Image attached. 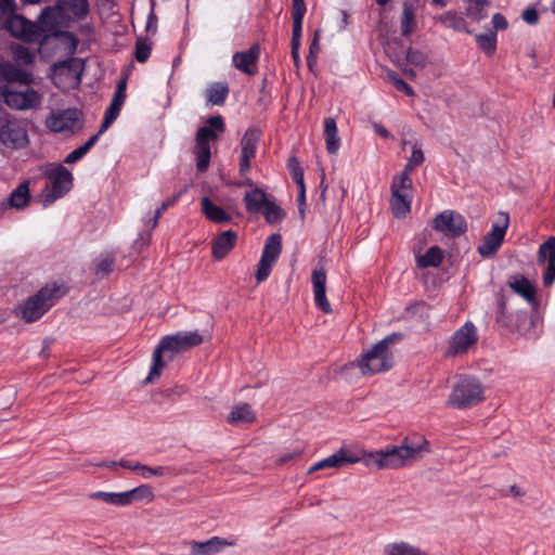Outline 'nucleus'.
I'll use <instances>...</instances> for the list:
<instances>
[{
	"mask_svg": "<svg viewBox=\"0 0 555 555\" xmlns=\"http://www.w3.org/2000/svg\"><path fill=\"white\" fill-rule=\"evenodd\" d=\"M237 233L227 230L218 234L211 242V254L216 260L223 259L236 245Z\"/></svg>",
	"mask_w": 555,
	"mask_h": 555,
	"instance_id": "nucleus-23",
	"label": "nucleus"
},
{
	"mask_svg": "<svg viewBox=\"0 0 555 555\" xmlns=\"http://www.w3.org/2000/svg\"><path fill=\"white\" fill-rule=\"evenodd\" d=\"M108 504L116 506L129 505L127 491L125 492H108Z\"/></svg>",
	"mask_w": 555,
	"mask_h": 555,
	"instance_id": "nucleus-53",
	"label": "nucleus"
},
{
	"mask_svg": "<svg viewBox=\"0 0 555 555\" xmlns=\"http://www.w3.org/2000/svg\"><path fill=\"white\" fill-rule=\"evenodd\" d=\"M260 57V46L254 43L246 51L235 52L232 61L235 68L242 73L254 76L257 73V63Z\"/></svg>",
	"mask_w": 555,
	"mask_h": 555,
	"instance_id": "nucleus-19",
	"label": "nucleus"
},
{
	"mask_svg": "<svg viewBox=\"0 0 555 555\" xmlns=\"http://www.w3.org/2000/svg\"><path fill=\"white\" fill-rule=\"evenodd\" d=\"M126 87H127V81H126V78H124L118 82L117 88L114 92L113 99L111 101V104L105 111L104 118H103L102 124L99 129V133L105 132L108 129V127L118 117V115L121 111V107L125 103V100H126Z\"/></svg>",
	"mask_w": 555,
	"mask_h": 555,
	"instance_id": "nucleus-18",
	"label": "nucleus"
},
{
	"mask_svg": "<svg viewBox=\"0 0 555 555\" xmlns=\"http://www.w3.org/2000/svg\"><path fill=\"white\" fill-rule=\"evenodd\" d=\"M391 193H398L400 189L412 190V181L410 177H406V173H400L399 176L393 177L391 182Z\"/></svg>",
	"mask_w": 555,
	"mask_h": 555,
	"instance_id": "nucleus-47",
	"label": "nucleus"
},
{
	"mask_svg": "<svg viewBox=\"0 0 555 555\" xmlns=\"http://www.w3.org/2000/svg\"><path fill=\"white\" fill-rule=\"evenodd\" d=\"M401 338V334L392 333L374 345L357 361V366L363 375H374L390 370L393 364V354L390 344Z\"/></svg>",
	"mask_w": 555,
	"mask_h": 555,
	"instance_id": "nucleus-4",
	"label": "nucleus"
},
{
	"mask_svg": "<svg viewBox=\"0 0 555 555\" xmlns=\"http://www.w3.org/2000/svg\"><path fill=\"white\" fill-rule=\"evenodd\" d=\"M47 126L53 132L74 134L81 130L83 116L78 108L59 109L47 119Z\"/></svg>",
	"mask_w": 555,
	"mask_h": 555,
	"instance_id": "nucleus-9",
	"label": "nucleus"
},
{
	"mask_svg": "<svg viewBox=\"0 0 555 555\" xmlns=\"http://www.w3.org/2000/svg\"><path fill=\"white\" fill-rule=\"evenodd\" d=\"M319 40L320 33L317 30L309 47V55L307 57V63L309 67H311L317 62V55L320 51Z\"/></svg>",
	"mask_w": 555,
	"mask_h": 555,
	"instance_id": "nucleus-50",
	"label": "nucleus"
},
{
	"mask_svg": "<svg viewBox=\"0 0 555 555\" xmlns=\"http://www.w3.org/2000/svg\"><path fill=\"white\" fill-rule=\"evenodd\" d=\"M467 2V15L475 21H481L487 17L486 8L490 4L488 0H465Z\"/></svg>",
	"mask_w": 555,
	"mask_h": 555,
	"instance_id": "nucleus-40",
	"label": "nucleus"
},
{
	"mask_svg": "<svg viewBox=\"0 0 555 555\" xmlns=\"http://www.w3.org/2000/svg\"><path fill=\"white\" fill-rule=\"evenodd\" d=\"M477 43L480 50L488 54H492L496 48V34H481L477 36Z\"/></svg>",
	"mask_w": 555,
	"mask_h": 555,
	"instance_id": "nucleus-43",
	"label": "nucleus"
},
{
	"mask_svg": "<svg viewBox=\"0 0 555 555\" xmlns=\"http://www.w3.org/2000/svg\"><path fill=\"white\" fill-rule=\"evenodd\" d=\"M66 295L63 285L52 284L40 288L35 295L16 308V315L27 323L39 320L55 302Z\"/></svg>",
	"mask_w": 555,
	"mask_h": 555,
	"instance_id": "nucleus-3",
	"label": "nucleus"
},
{
	"mask_svg": "<svg viewBox=\"0 0 555 555\" xmlns=\"http://www.w3.org/2000/svg\"><path fill=\"white\" fill-rule=\"evenodd\" d=\"M14 61L18 64L30 65L35 62V54L24 46H16L13 49Z\"/></svg>",
	"mask_w": 555,
	"mask_h": 555,
	"instance_id": "nucleus-44",
	"label": "nucleus"
},
{
	"mask_svg": "<svg viewBox=\"0 0 555 555\" xmlns=\"http://www.w3.org/2000/svg\"><path fill=\"white\" fill-rule=\"evenodd\" d=\"M274 263L275 262L272 260L260 257V260L257 264V271H256V280L258 283H261L269 278Z\"/></svg>",
	"mask_w": 555,
	"mask_h": 555,
	"instance_id": "nucleus-45",
	"label": "nucleus"
},
{
	"mask_svg": "<svg viewBox=\"0 0 555 555\" xmlns=\"http://www.w3.org/2000/svg\"><path fill=\"white\" fill-rule=\"evenodd\" d=\"M287 169L294 182H300L304 177V169L301 168L297 157L292 156L287 162Z\"/></svg>",
	"mask_w": 555,
	"mask_h": 555,
	"instance_id": "nucleus-49",
	"label": "nucleus"
},
{
	"mask_svg": "<svg viewBox=\"0 0 555 555\" xmlns=\"http://www.w3.org/2000/svg\"><path fill=\"white\" fill-rule=\"evenodd\" d=\"M139 472L144 478H150L151 476H165L169 474L171 469L166 466L151 467L147 465L140 464Z\"/></svg>",
	"mask_w": 555,
	"mask_h": 555,
	"instance_id": "nucleus-48",
	"label": "nucleus"
},
{
	"mask_svg": "<svg viewBox=\"0 0 555 555\" xmlns=\"http://www.w3.org/2000/svg\"><path fill=\"white\" fill-rule=\"evenodd\" d=\"M129 505L133 502L145 501L152 502L154 499V493L152 487L149 485H140L129 491H127Z\"/></svg>",
	"mask_w": 555,
	"mask_h": 555,
	"instance_id": "nucleus-39",
	"label": "nucleus"
},
{
	"mask_svg": "<svg viewBox=\"0 0 555 555\" xmlns=\"http://www.w3.org/2000/svg\"><path fill=\"white\" fill-rule=\"evenodd\" d=\"M443 260V251L439 246H431L424 255L417 257V267L425 269L429 267H438Z\"/></svg>",
	"mask_w": 555,
	"mask_h": 555,
	"instance_id": "nucleus-35",
	"label": "nucleus"
},
{
	"mask_svg": "<svg viewBox=\"0 0 555 555\" xmlns=\"http://www.w3.org/2000/svg\"><path fill=\"white\" fill-rule=\"evenodd\" d=\"M430 452L429 441L420 434H411L400 446H388L385 449L365 454L366 466L375 465L377 469H393L403 467L410 461H417Z\"/></svg>",
	"mask_w": 555,
	"mask_h": 555,
	"instance_id": "nucleus-1",
	"label": "nucleus"
},
{
	"mask_svg": "<svg viewBox=\"0 0 555 555\" xmlns=\"http://www.w3.org/2000/svg\"><path fill=\"white\" fill-rule=\"evenodd\" d=\"M304 18H293L292 43L300 44Z\"/></svg>",
	"mask_w": 555,
	"mask_h": 555,
	"instance_id": "nucleus-55",
	"label": "nucleus"
},
{
	"mask_svg": "<svg viewBox=\"0 0 555 555\" xmlns=\"http://www.w3.org/2000/svg\"><path fill=\"white\" fill-rule=\"evenodd\" d=\"M114 267V260L112 258L105 257L101 260H99L96 268H95V274L98 276H105L109 274Z\"/></svg>",
	"mask_w": 555,
	"mask_h": 555,
	"instance_id": "nucleus-51",
	"label": "nucleus"
},
{
	"mask_svg": "<svg viewBox=\"0 0 555 555\" xmlns=\"http://www.w3.org/2000/svg\"><path fill=\"white\" fill-rule=\"evenodd\" d=\"M268 201L267 193L257 186L247 191L243 198L245 208L250 214H259Z\"/></svg>",
	"mask_w": 555,
	"mask_h": 555,
	"instance_id": "nucleus-26",
	"label": "nucleus"
},
{
	"mask_svg": "<svg viewBox=\"0 0 555 555\" xmlns=\"http://www.w3.org/2000/svg\"><path fill=\"white\" fill-rule=\"evenodd\" d=\"M392 82L399 91L405 93L406 95L414 94L413 88L401 77H398V76L392 77Z\"/></svg>",
	"mask_w": 555,
	"mask_h": 555,
	"instance_id": "nucleus-57",
	"label": "nucleus"
},
{
	"mask_svg": "<svg viewBox=\"0 0 555 555\" xmlns=\"http://www.w3.org/2000/svg\"><path fill=\"white\" fill-rule=\"evenodd\" d=\"M29 198V183L25 181L12 191L9 196V205L14 208H23L28 204Z\"/></svg>",
	"mask_w": 555,
	"mask_h": 555,
	"instance_id": "nucleus-36",
	"label": "nucleus"
},
{
	"mask_svg": "<svg viewBox=\"0 0 555 555\" xmlns=\"http://www.w3.org/2000/svg\"><path fill=\"white\" fill-rule=\"evenodd\" d=\"M424 159H425V157H424V153H423L422 149L414 145L409 160L412 164L420 166L421 164H423Z\"/></svg>",
	"mask_w": 555,
	"mask_h": 555,
	"instance_id": "nucleus-60",
	"label": "nucleus"
},
{
	"mask_svg": "<svg viewBox=\"0 0 555 555\" xmlns=\"http://www.w3.org/2000/svg\"><path fill=\"white\" fill-rule=\"evenodd\" d=\"M433 228L449 237H457L467 231V222L460 212L444 210L435 217Z\"/></svg>",
	"mask_w": 555,
	"mask_h": 555,
	"instance_id": "nucleus-13",
	"label": "nucleus"
},
{
	"mask_svg": "<svg viewBox=\"0 0 555 555\" xmlns=\"http://www.w3.org/2000/svg\"><path fill=\"white\" fill-rule=\"evenodd\" d=\"M324 140L326 151L330 154H336L340 147V139L338 137L336 120L333 117H327L324 120Z\"/></svg>",
	"mask_w": 555,
	"mask_h": 555,
	"instance_id": "nucleus-27",
	"label": "nucleus"
},
{
	"mask_svg": "<svg viewBox=\"0 0 555 555\" xmlns=\"http://www.w3.org/2000/svg\"><path fill=\"white\" fill-rule=\"evenodd\" d=\"M82 69V63L80 60L75 57H69L64 61L56 62L51 66L52 80L57 87L63 81V78L73 80L76 85H78L81 81Z\"/></svg>",
	"mask_w": 555,
	"mask_h": 555,
	"instance_id": "nucleus-15",
	"label": "nucleus"
},
{
	"mask_svg": "<svg viewBox=\"0 0 555 555\" xmlns=\"http://www.w3.org/2000/svg\"><path fill=\"white\" fill-rule=\"evenodd\" d=\"M0 95L8 106L20 111L36 107L40 103V95L33 88L15 91L9 87H0Z\"/></svg>",
	"mask_w": 555,
	"mask_h": 555,
	"instance_id": "nucleus-14",
	"label": "nucleus"
},
{
	"mask_svg": "<svg viewBox=\"0 0 555 555\" xmlns=\"http://www.w3.org/2000/svg\"><path fill=\"white\" fill-rule=\"evenodd\" d=\"M405 59L409 63L416 66H424L426 63L425 55L417 50H413L412 48H409L406 50Z\"/></svg>",
	"mask_w": 555,
	"mask_h": 555,
	"instance_id": "nucleus-52",
	"label": "nucleus"
},
{
	"mask_svg": "<svg viewBox=\"0 0 555 555\" xmlns=\"http://www.w3.org/2000/svg\"><path fill=\"white\" fill-rule=\"evenodd\" d=\"M477 327L470 321L457 328L448 341L444 357H457L467 353L478 341Z\"/></svg>",
	"mask_w": 555,
	"mask_h": 555,
	"instance_id": "nucleus-8",
	"label": "nucleus"
},
{
	"mask_svg": "<svg viewBox=\"0 0 555 555\" xmlns=\"http://www.w3.org/2000/svg\"><path fill=\"white\" fill-rule=\"evenodd\" d=\"M522 20L529 25H535L539 22V12L534 8H528L522 12Z\"/></svg>",
	"mask_w": 555,
	"mask_h": 555,
	"instance_id": "nucleus-58",
	"label": "nucleus"
},
{
	"mask_svg": "<svg viewBox=\"0 0 555 555\" xmlns=\"http://www.w3.org/2000/svg\"><path fill=\"white\" fill-rule=\"evenodd\" d=\"M16 7L15 0H0V11L2 13H12Z\"/></svg>",
	"mask_w": 555,
	"mask_h": 555,
	"instance_id": "nucleus-61",
	"label": "nucleus"
},
{
	"mask_svg": "<svg viewBox=\"0 0 555 555\" xmlns=\"http://www.w3.org/2000/svg\"><path fill=\"white\" fill-rule=\"evenodd\" d=\"M151 44L143 39H139L135 42L134 56L139 63H145L151 55Z\"/></svg>",
	"mask_w": 555,
	"mask_h": 555,
	"instance_id": "nucleus-46",
	"label": "nucleus"
},
{
	"mask_svg": "<svg viewBox=\"0 0 555 555\" xmlns=\"http://www.w3.org/2000/svg\"><path fill=\"white\" fill-rule=\"evenodd\" d=\"M509 224V217L505 212L500 214V219L495 221L491 230L483 236L477 247V251L483 258L493 257L500 249Z\"/></svg>",
	"mask_w": 555,
	"mask_h": 555,
	"instance_id": "nucleus-10",
	"label": "nucleus"
},
{
	"mask_svg": "<svg viewBox=\"0 0 555 555\" xmlns=\"http://www.w3.org/2000/svg\"><path fill=\"white\" fill-rule=\"evenodd\" d=\"M206 126L199 127L195 135L194 154L196 156V168L205 172L210 164V142L218 140L219 134L225 131V124L221 115L210 116Z\"/></svg>",
	"mask_w": 555,
	"mask_h": 555,
	"instance_id": "nucleus-5",
	"label": "nucleus"
},
{
	"mask_svg": "<svg viewBox=\"0 0 555 555\" xmlns=\"http://www.w3.org/2000/svg\"><path fill=\"white\" fill-rule=\"evenodd\" d=\"M307 12L305 0H293L292 18H304Z\"/></svg>",
	"mask_w": 555,
	"mask_h": 555,
	"instance_id": "nucleus-56",
	"label": "nucleus"
},
{
	"mask_svg": "<svg viewBox=\"0 0 555 555\" xmlns=\"http://www.w3.org/2000/svg\"><path fill=\"white\" fill-rule=\"evenodd\" d=\"M281 251L282 237L280 234L274 233L266 240L261 257L276 262Z\"/></svg>",
	"mask_w": 555,
	"mask_h": 555,
	"instance_id": "nucleus-37",
	"label": "nucleus"
},
{
	"mask_svg": "<svg viewBox=\"0 0 555 555\" xmlns=\"http://www.w3.org/2000/svg\"><path fill=\"white\" fill-rule=\"evenodd\" d=\"M505 315V306L502 305L496 312V322L507 327L511 332H516L524 335L533 322L527 312H516L511 320Z\"/></svg>",
	"mask_w": 555,
	"mask_h": 555,
	"instance_id": "nucleus-21",
	"label": "nucleus"
},
{
	"mask_svg": "<svg viewBox=\"0 0 555 555\" xmlns=\"http://www.w3.org/2000/svg\"><path fill=\"white\" fill-rule=\"evenodd\" d=\"M435 20L441 23L446 28H451L455 31H467V23L465 18L455 11H447L441 15L435 17Z\"/></svg>",
	"mask_w": 555,
	"mask_h": 555,
	"instance_id": "nucleus-29",
	"label": "nucleus"
},
{
	"mask_svg": "<svg viewBox=\"0 0 555 555\" xmlns=\"http://www.w3.org/2000/svg\"><path fill=\"white\" fill-rule=\"evenodd\" d=\"M386 555H425L420 548L405 542L393 543L386 547Z\"/></svg>",
	"mask_w": 555,
	"mask_h": 555,
	"instance_id": "nucleus-42",
	"label": "nucleus"
},
{
	"mask_svg": "<svg viewBox=\"0 0 555 555\" xmlns=\"http://www.w3.org/2000/svg\"><path fill=\"white\" fill-rule=\"evenodd\" d=\"M314 304L324 313H332V307L326 298V272L324 268H315L311 275Z\"/></svg>",
	"mask_w": 555,
	"mask_h": 555,
	"instance_id": "nucleus-20",
	"label": "nucleus"
},
{
	"mask_svg": "<svg viewBox=\"0 0 555 555\" xmlns=\"http://www.w3.org/2000/svg\"><path fill=\"white\" fill-rule=\"evenodd\" d=\"M0 144L12 150L25 147L28 144L26 129L16 119L0 116Z\"/></svg>",
	"mask_w": 555,
	"mask_h": 555,
	"instance_id": "nucleus-11",
	"label": "nucleus"
},
{
	"mask_svg": "<svg viewBox=\"0 0 555 555\" xmlns=\"http://www.w3.org/2000/svg\"><path fill=\"white\" fill-rule=\"evenodd\" d=\"M9 33L23 41L35 42L40 36L38 26L23 15L12 14L7 20Z\"/></svg>",
	"mask_w": 555,
	"mask_h": 555,
	"instance_id": "nucleus-16",
	"label": "nucleus"
},
{
	"mask_svg": "<svg viewBox=\"0 0 555 555\" xmlns=\"http://www.w3.org/2000/svg\"><path fill=\"white\" fill-rule=\"evenodd\" d=\"M185 192V189L183 191H180L172 195L171 197L167 198L162 203V205L156 209L155 212H157V217H162L163 214L169 208L175 206L178 201L180 199L181 195Z\"/></svg>",
	"mask_w": 555,
	"mask_h": 555,
	"instance_id": "nucleus-54",
	"label": "nucleus"
},
{
	"mask_svg": "<svg viewBox=\"0 0 555 555\" xmlns=\"http://www.w3.org/2000/svg\"><path fill=\"white\" fill-rule=\"evenodd\" d=\"M118 464H119V466L127 468L129 470H139L141 463H139L137 461H129V460L122 459L118 462Z\"/></svg>",
	"mask_w": 555,
	"mask_h": 555,
	"instance_id": "nucleus-62",
	"label": "nucleus"
},
{
	"mask_svg": "<svg viewBox=\"0 0 555 555\" xmlns=\"http://www.w3.org/2000/svg\"><path fill=\"white\" fill-rule=\"evenodd\" d=\"M401 34L403 37H409L416 27L415 10L411 2L404 1L401 14Z\"/></svg>",
	"mask_w": 555,
	"mask_h": 555,
	"instance_id": "nucleus-32",
	"label": "nucleus"
},
{
	"mask_svg": "<svg viewBox=\"0 0 555 555\" xmlns=\"http://www.w3.org/2000/svg\"><path fill=\"white\" fill-rule=\"evenodd\" d=\"M537 262L545 266L543 284L551 286L555 282V236H551L539 246Z\"/></svg>",
	"mask_w": 555,
	"mask_h": 555,
	"instance_id": "nucleus-17",
	"label": "nucleus"
},
{
	"mask_svg": "<svg viewBox=\"0 0 555 555\" xmlns=\"http://www.w3.org/2000/svg\"><path fill=\"white\" fill-rule=\"evenodd\" d=\"M203 343V336L197 332H178L173 335H167L162 338L158 347L153 352L152 366L144 384L153 383L162 374L165 366L163 352L171 351L178 353L190 348L199 346Z\"/></svg>",
	"mask_w": 555,
	"mask_h": 555,
	"instance_id": "nucleus-2",
	"label": "nucleus"
},
{
	"mask_svg": "<svg viewBox=\"0 0 555 555\" xmlns=\"http://www.w3.org/2000/svg\"><path fill=\"white\" fill-rule=\"evenodd\" d=\"M44 175L49 180L47 188L50 189L44 198L48 204L63 197L73 188V175L61 164L47 169Z\"/></svg>",
	"mask_w": 555,
	"mask_h": 555,
	"instance_id": "nucleus-7",
	"label": "nucleus"
},
{
	"mask_svg": "<svg viewBox=\"0 0 555 555\" xmlns=\"http://www.w3.org/2000/svg\"><path fill=\"white\" fill-rule=\"evenodd\" d=\"M52 17H53V10H52L50 7H47V8H44V9L41 11V13H40V15H39V21H40L41 23L46 24V23H48V21H49L50 18H52Z\"/></svg>",
	"mask_w": 555,
	"mask_h": 555,
	"instance_id": "nucleus-64",
	"label": "nucleus"
},
{
	"mask_svg": "<svg viewBox=\"0 0 555 555\" xmlns=\"http://www.w3.org/2000/svg\"><path fill=\"white\" fill-rule=\"evenodd\" d=\"M509 286L529 304L535 302V288L525 276H516Z\"/></svg>",
	"mask_w": 555,
	"mask_h": 555,
	"instance_id": "nucleus-30",
	"label": "nucleus"
},
{
	"mask_svg": "<svg viewBox=\"0 0 555 555\" xmlns=\"http://www.w3.org/2000/svg\"><path fill=\"white\" fill-rule=\"evenodd\" d=\"M227 421L234 425L240 423H253L255 421V414L249 404L241 403L232 409Z\"/></svg>",
	"mask_w": 555,
	"mask_h": 555,
	"instance_id": "nucleus-33",
	"label": "nucleus"
},
{
	"mask_svg": "<svg viewBox=\"0 0 555 555\" xmlns=\"http://www.w3.org/2000/svg\"><path fill=\"white\" fill-rule=\"evenodd\" d=\"M259 214H262L266 221L270 224L281 221L285 217L283 209L273 201H268Z\"/></svg>",
	"mask_w": 555,
	"mask_h": 555,
	"instance_id": "nucleus-41",
	"label": "nucleus"
},
{
	"mask_svg": "<svg viewBox=\"0 0 555 555\" xmlns=\"http://www.w3.org/2000/svg\"><path fill=\"white\" fill-rule=\"evenodd\" d=\"M361 461V457L356 455L354 453L340 449L339 451L335 452L334 454L330 455L326 459H323L315 464H313L309 468V473H313L315 470H321L325 468H332V467H340L345 464H353Z\"/></svg>",
	"mask_w": 555,
	"mask_h": 555,
	"instance_id": "nucleus-22",
	"label": "nucleus"
},
{
	"mask_svg": "<svg viewBox=\"0 0 555 555\" xmlns=\"http://www.w3.org/2000/svg\"><path fill=\"white\" fill-rule=\"evenodd\" d=\"M301 455V451L298 450V451H295V452H292V453H286L284 455H282L280 459H279V464H286L288 463L289 461H292L293 459L295 457H299Z\"/></svg>",
	"mask_w": 555,
	"mask_h": 555,
	"instance_id": "nucleus-63",
	"label": "nucleus"
},
{
	"mask_svg": "<svg viewBox=\"0 0 555 555\" xmlns=\"http://www.w3.org/2000/svg\"><path fill=\"white\" fill-rule=\"evenodd\" d=\"M230 89L227 82H214L205 91L206 100L211 105L221 106L224 104Z\"/></svg>",
	"mask_w": 555,
	"mask_h": 555,
	"instance_id": "nucleus-28",
	"label": "nucleus"
},
{
	"mask_svg": "<svg viewBox=\"0 0 555 555\" xmlns=\"http://www.w3.org/2000/svg\"><path fill=\"white\" fill-rule=\"evenodd\" d=\"M201 206L203 214L211 222L228 223L232 220L230 214L224 211L220 206L216 205L208 197L202 198Z\"/></svg>",
	"mask_w": 555,
	"mask_h": 555,
	"instance_id": "nucleus-25",
	"label": "nucleus"
},
{
	"mask_svg": "<svg viewBox=\"0 0 555 555\" xmlns=\"http://www.w3.org/2000/svg\"><path fill=\"white\" fill-rule=\"evenodd\" d=\"M485 400L482 383L473 376H461L454 384L447 404L454 409H470Z\"/></svg>",
	"mask_w": 555,
	"mask_h": 555,
	"instance_id": "nucleus-6",
	"label": "nucleus"
},
{
	"mask_svg": "<svg viewBox=\"0 0 555 555\" xmlns=\"http://www.w3.org/2000/svg\"><path fill=\"white\" fill-rule=\"evenodd\" d=\"M59 5L62 10L78 20L85 18L89 13L87 0H59Z\"/></svg>",
	"mask_w": 555,
	"mask_h": 555,
	"instance_id": "nucleus-31",
	"label": "nucleus"
},
{
	"mask_svg": "<svg viewBox=\"0 0 555 555\" xmlns=\"http://www.w3.org/2000/svg\"><path fill=\"white\" fill-rule=\"evenodd\" d=\"M0 80L5 82H18L25 86H29L34 82L33 74L20 68L11 62L0 63Z\"/></svg>",
	"mask_w": 555,
	"mask_h": 555,
	"instance_id": "nucleus-24",
	"label": "nucleus"
},
{
	"mask_svg": "<svg viewBox=\"0 0 555 555\" xmlns=\"http://www.w3.org/2000/svg\"><path fill=\"white\" fill-rule=\"evenodd\" d=\"M491 22L495 30H505L508 27L507 20L501 13H495Z\"/></svg>",
	"mask_w": 555,
	"mask_h": 555,
	"instance_id": "nucleus-59",
	"label": "nucleus"
},
{
	"mask_svg": "<svg viewBox=\"0 0 555 555\" xmlns=\"http://www.w3.org/2000/svg\"><path fill=\"white\" fill-rule=\"evenodd\" d=\"M412 195L391 193L390 206L396 218H404L411 210Z\"/></svg>",
	"mask_w": 555,
	"mask_h": 555,
	"instance_id": "nucleus-34",
	"label": "nucleus"
},
{
	"mask_svg": "<svg viewBox=\"0 0 555 555\" xmlns=\"http://www.w3.org/2000/svg\"><path fill=\"white\" fill-rule=\"evenodd\" d=\"M99 131L93 134L88 141H86L82 145L72 151L64 159L65 164H75L80 160L82 157L87 155V153L91 150V147L98 142L100 135Z\"/></svg>",
	"mask_w": 555,
	"mask_h": 555,
	"instance_id": "nucleus-38",
	"label": "nucleus"
},
{
	"mask_svg": "<svg viewBox=\"0 0 555 555\" xmlns=\"http://www.w3.org/2000/svg\"><path fill=\"white\" fill-rule=\"evenodd\" d=\"M262 132L257 127H249L243 134L240 145L241 154L238 162V173H249L251 169V160L255 159L258 144L260 142Z\"/></svg>",
	"mask_w": 555,
	"mask_h": 555,
	"instance_id": "nucleus-12",
	"label": "nucleus"
}]
</instances>
